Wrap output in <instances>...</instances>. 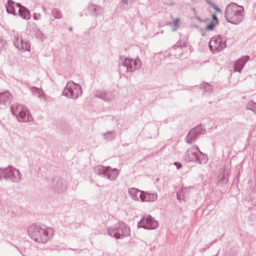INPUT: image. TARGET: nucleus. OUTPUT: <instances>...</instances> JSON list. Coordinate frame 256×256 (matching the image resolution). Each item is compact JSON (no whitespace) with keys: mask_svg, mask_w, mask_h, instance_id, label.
I'll use <instances>...</instances> for the list:
<instances>
[{"mask_svg":"<svg viewBox=\"0 0 256 256\" xmlns=\"http://www.w3.org/2000/svg\"><path fill=\"white\" fill-rule=\"evenodd\" d=\"M174 165L175 166H176V168L178 169H179V168H181L182 167V164L180 162H174Z\"/></svg>","mask_w":256,"mask_h":256,"instance_id":"obj_34","label":"nucleus"},{"mask_svg":"<svg viewBox=\"0 0 256 256\" xmlns=\"http://www.w3.org/2000/svg\"><path fill=\"white\" fill-rule=\"evenodd\" d=\"M116 132L115 130L108 131L103 134V138L106 140H111L116 138Z\"/></svg>","mask_w":256,"mask_h":256,"instance_id":"obj_25","label":"nucleus"},{"mask_svg":"<svg viewBox=\"0 0 256 256\" xmlns=\"http://www.w3.org/2000/svg\"><path fill=\"white\" fill-rule=\"evenodd\" d=\"M196 20H198L200 21H202V20H201L199 16H196Z\"/></svg>","mask_w":256,"mask_h":256,"instance_id":"obj_41","label":"nucleus"},{"mask_svg":"<svg viewBox=\"0 0 256 256\" xmlns=\"http://www.w3.org/2000/svg\"><path fill=\"white\" fill-rule=\"evenodd\" d=\"M69 30L70 31H72V27H70L69 28H68Z\"/></svg>","mask_w":256,"mask_h":256,"instance_id":"obj_43","label":"nucleus"},{"mask_svg":"<svg viewBox=\"0 0 256 256\" xmlns=\"http://www.w3.org/2000/svg\"><path fill=\"white\" fill-rule=\"evenodd\" d=\"M2 178L16 183L21 180L22 174L18 169L9 166L5 168H0V180Z\"/></svg>","mask_w":256,"mask_h":256,"instance_id":"obj_4","label":"nucleus"},{"mask_svg":"<svg viewBox=\"0 0 256 256\" xmlns=\"http://www.w3.org/2000/svg\"><path fill=\"white\" fill-rule=\"evenodd\" d=\"M212 22H214L215 23H218V18L216 15V14H213L212 16Z\"/></svg>","mask_w":256,"mask_h":256,"instance_id":"obj_33","label":"nucleus"},{"mask_svg":"<svg viewBox=\"0 0 256 256\" xmlns=\"http://www.w3.org/2000/svg\"><path fill=\"white\" fill-rule=\"evenodd\" d=\"M218 23H215L214 22L211 21L206 26L208 30H212L218 24Z\"/></svg>","mask_w":256,"mask_h":256,"instance_id":"obj_30","label":"nucleus"},{"mask_svg":"<svg viewBox=\"0 0 256 256\" xmlns=\"http://www.w3.org/2000/svg\"><path fill=\"white\" fill-rule=\"evenodd\" d=\"M18 15L24 20H29L31 14L29 10L25 6H22L18 9Z\"/></svg>","mask_w":256,"mask_h":256,"instance_id":"obj_19","label":"nucleus"},{"mask_svg":"<svg viewBox=\"0 0 256 256\" xmlns=\"http://www.w3.org/2000/svg\"><path fill=\"white\" fill-rule=\"evenodd\" d=\"M140 198L142 202H154L158 199V194L156 193H148L142 192L140 194Z\"/></svg>","mask_w":256,"mask_h":256,"instance_id":"obj_16","label":"nucleus"},{"mask_svg":"<svg viewBox=\"0 0 256 256\" xmlns=\"http://www.w3.org/2000/svg\"><path fill=\"white\" fill-rule=\"evenodd\" d=\"M52 14L55 18H61L62 17V14L58 8H53L52 12Z\"/></svg>","mask_w":256,"mask_h":256,"instance_id":"obj_28","label":"nucleus"},{"mask_svg":"<svg viewBox=\"0 0 256 256\" xmlns=\"http://www.w3.org/2000/svg\"><path fill=\"white\" fill-rule=\"evenodd\" d=\"M205 129L201 125L196 126L195 128L191 129L186 138V142L192 144L194 142L201 134H204Z\"/></svg>","mask_w":256,"mask_h":256,"instance_id":"obj_10","label":"nucleus"},{"mask_svg":"<svg viewBox=\"0 0 256 256\" xmlns=\"http://www.w3.org/2000/svg\"><path fill=\"white\" fill-rule=\"evenodd\" d=\"M206 2L208 4L210 2H211L210 0H206Z\"/></svg>","mask_w":256,"mask_h":256,"instance_id":"obj_44","label":"nucleus"},{"mask_svg":"<svg viewBox=\"0 0 256 256\" xmlns=\"http://www.w3.org/2000/svg\"><path fill=\"white\" fill-rule=\"evenodd\" d=\"M4 47V42L2 38H0V51H1Z\"/></svg>","mask_w":256,"mask_h":256,"instance_id":"obj_35","label":"nucleus"},{"mask_svg":"<svg viewBox=\"0 0 256 256\" xmlns=\"http://www.w3.org/2000/svg\"><path fill=\"white\" fill-rule=\"evenodd\" d=\"M216 241V240H214V241H212V242H211V243L210 244H214Z\"/></svg>","mask_w":256,"mask_h":256,"instance_id":"obj_42","label":"nucleus"},{"mask_svg":"<svg viewBox=\"0 0 256 256\" xmlns=\"http://www.w3.org/2000/svg\"><path fill=\"white\" fill-rule=\"evenodd\" d=\"M94 171L96 174L106 178L112 181L115 180L119 174L118 169L116 168H112L110 166H104L99 165L94 168Z\"/></svg>","mask_w":256,"mask_h":256,"instance_id":"obj_6","label":"nucleus"},{"mask_svg":"<svg viewBox=\"0 0 256 256\" xmlns=\"http://www.w3.org/2000/svg\"><path fill=\"white\" fill-rule=\"evenodd\" d=\"M15 4L14 2L12 0H8L7 2V4L6 5V12L8 14H13L14 15L16 14V11L14 10V4Z\"/></svg>","mask_w":256,"mask_h":256,"instance_id":"obj_24","label":"nucleus"},{"mask_svg":"<svg viewBox=\"0 0 256 256\" xmlns=\"http://www.w3.org/2000/svg\"><path fill=\"white\" fill-rule=\"evenodd\" d=\"M226 46L224 38L221 36L212 37L209 42V48L213 53H217Z\"/></svg>","mask_w":256,"mask_h":256,"instance_id":"obj_8","label":"nucleus"},{"mask_svg":"<svg viewBox=\"0 0 256 256\" xmlns=\"http://www.w3.org/2000/svg\"><path fill=\"white\" fill-rule=\"evenodd\" d=\"M12 98L11 94L8 90L4 92H0V103L6 104Z\"/></svg>","mask_w":256,"mask_h":256,"instance_id":"obj_18","label":"nucleus"},{"mask_svg":"<svg viewBox=\"0 0 256 256\" xmlns=\"http://www.w3.org/2000/svg\"><path fill=\"white\" fill-rule=\"evenodd\" d=\"M244 15V7L236 3L230 2L226 8L224 16L228 22L238 24L243 21Z\"/></svg>","mask_w":256,"mask_h":256,"instance_id":"obj_2","label":"nucleus"},{"mask_svg":"<svg viewBox=\"0 0 256 256\" xmlns=\"http://www.w3.org/2000/svg\"><path fill=\"white\" fill-rule=\"evenodd\" d=\"M246 108L252 111L256 114V103L254 102L252 100L246 104Z\"/></svg>","mask_w":256,"mask_h":256,"instance_id":"obj_27","label":"nucleus"},{"mask_svg":"<svg viewBox=\"0 0 256 256\" xmlns=\"http://www.w3.org/2000/svg\"><path fill=\"white\" fill-rule=\"evenodd\" d=\"M182 190H178L177 192H176V196H177V198H178V199H180L181 198V194H182Z\"/></svg>","mask_w":256,"mask_h":256,"instance_id":"obj_36","label":"nucleus"},{"mask_svg":"<svg viewBox=\"0 0 256 256\" xmlns=\"http://www.w3.org/2000/svg\"><path fill=\"white\" fill-rule=\"evenodd\" d=\"M200 88L204 90L203 94L208 95L212 90V86L207 82H202L200 86Z\"/></svg>","mask_w":256,"mask_h":256,"instance_id":"obj_23","label":"nucleus"},{"mask_svg":"<svg viewBox=\"0 0 256 256\" xmlns=\"http://www.w3.org/2000/svg\"><path fill=\"white\" fill-rule=\"evenodd\" d=\"M208 160V158L207 155L199 150L198 154H197L196 160L195 162H198L200 164H202L206 163Z\"/></svg>","mask_w":256,"mask_h":256,"instance_id":"obj_22","label":"nucleus"},{"mask_svg":"<svg viewBox=\"0 0 256 256\" xmlns=\"http://www.w3.org/2000/svg\"><path fill=\"white\" fill-rule=\"evenodd\" d=\"M249 58L248 56H245L238 59L234 64V72H240Z\"/></svg>","mask_w":256,"mask_h":256,"instance_id":"obj_15","label":"nucleus"},{"mask_svg":"<svg viewBox=\"0 0 256 256\" xmlns=\"http://www.w3.org/2000/svg\"><path fill=\"white\" fill-rule=\"evenodd\" d=\"M41 15L40 14L34 13L33 14V18L34 20H38L40 18Z\"/></svg>","mask_w":256,"mask_h":256,"instance_id":"obj_32","label":"nucleus"},{"mask_svg":"<svg viewBox=\"0 0 256 256\" xmlns=\"http://www.w3.org/2000/svg\"><path fill=\"white\" fill-rule=\"evenodd\" d=\"M88 8L92 12V14L96 16L101 15L104 12V8L98 5L90 4L88 6Z\"/></svg>","mask_w":256,"mask_h":256,"instance_id":"obj_17","label":"nucleus"},{"mask_svg":"<svg viewBox=\"0 0 256 256\" xmlns=\"http://www.w3.org/2000/svg\"><path fill=\"white\" fill-rule=\"evenodd\" d=\"M158 226V222L150 215L143 216L138 224V228L154 230Z\"/></svg>","mask_w":256,"mask_h":256,"instance_id":"obj_9","label":"nucleus"},{"mask_svg":"<svg viewBox=\"0 0 256 256\" xmlns=\"http://www.w3.org/2000/svg\"><path fill=\"white\" fill-rule=\"evenodd\" d=\"M94 96L106 102H110L114 99V95L112 92L98 90L96 92Z\"/></svg>","mask_w":256,"mask_h":256,"instance_id":"obj_14","label":"nucleus"},{"mask_svg":"<svg viewBox=\"0 0 256 256\" xmlns=\"http://www.w3.org/2000/svg\"><path fill=\"white\" fill-rule=\"evenodd\" d=\"M28 233L29 236L34 241L43 244L48 242L50 237L54 234L52 229H46L42 226L34 224L28 227Z\"/></svg>","mask_w":256,"mask_h":256,"instance_id":"obj_1","label":"nucleus"},{"mask_svg":"<svg viewBox=\"0 0 256 256\" xmlns=\"http://www.w3.org/2000/svg\"><path fill=\"white\" fill-rule=\"evenodd\" d=\"M15 4L16 5L17 7L18 8H21V7L24 6L20 3H16Z\"/></svg>","mask_w":256,"mask_h":256,"instance_id":"obj_40","label":"nucleus"},{"mask_svg":"<svg viewBox=\"0 0 256 256\" xmlns=\"http://www.w3.org/2000/svg\"><path fill=\"white\" fill-rule=\"evenodd\" d=\"M14 46L18 49L24 52L30 51V44L26 40H24L22 36H14Z\"/></svg>","mask_w":256,"mask_h":256,"instance_id":"obj_12","label":"nucleus"},{"mask_svg":"<svg viewBox=\"0 0 256 256\" xmlns=\"http://www.w3.org/2000/svg\"><path fill=\"white\" fill-rule=\"evenodd\" d=\"M180 21V18H178L175 19L174 21V25H178V22Z\"/></svg>","mask_w":256,"mask_h":256,"instance_id":"obj_37","label":"nucleus"},{"mask_svg":"<svg viewBox=\"0 0 256 256\" xmlns=\"http://www.w3.org/2000/svg\"><path fill=\"white\" fill-rule=\"evenodd\" d=\"M10 110L12 114L16 116L20 122H30L33 120L28 108L22 104H14L11 106Z\"/></svg>","mask_w":256,"mask_h":256,"instance_id":"obj_3","label":"nucleus"},{"mask_svg":"<svg viewBox=\"0 0 256 256\" xmlns=\"http://www.w3.org/2000/svg\"><path fill=\"white\" fill-rule=\"evenodd\" d=\"M182 42H178L170 48V52H174V50H178L179 52V54H180L182 52Z\"/></svg>","mask_w":256,"mask_h":256,"instance_id":"obj_26","label":"nucleus"},{"mask_svg":"<svg viewBox=\"0 0 256 256\" xmlns=\"http://www.w3.org/2000/svg\"><path fill=\"white\" fill-rule=\"evenodd\" d=\"M209 4L214 9L216 12H220L222 13V11L220 8H219L214 3L212 2H210Z\"/></svg>","mask_w":256,"mask_h":256,"instance_id":"obj_31","label":"nucleus"},{"mask_svg":"<svg viewBox=\"0 0 256 256\" xmlns=\"http://www.w3.org/2000/svg\"><path fill=\"white\" fill-rule=\"evenodd\" d=\"M120 60L122 62L120 64L126 67V72H133L140 68L142 66V62L138 58L133 60L132 58H126L124 56H120Z\"/></svg>","mask_w":256,"mask_h":256,"instance_id":"obj_7","label":"nucleus"},{"mask_svg":"<svg viewBox=\"0 0 256 256\" xmlns=\"http://www.w3.org/2000/svg\"><path fill=\"white\" fill-rule=\"evenodd\" d=\"M116 224L112 226L107 228L106 230L109 236L114 237V232L117 231Z\"/></svg>","mask_w":256,"mask_h":256,"instance_id":"obj_29","label":"nucleus"},{"mask_svg":"<svg viewBox=\"0 0 256 256\" xmlns=\"http://www.w3.org/2000/svg\"><path fill=\"white\" fill-rule=\"evenodd\" d=\"M82 94L81 86L73 82H68L62 94L68 98L76 100Z\"/></svg>","mask_w":256,"mask_h":256,"instance_id":"obj_5","label":"nucleus"},{"mask_svg":"<svg viewBox=\"0 0 256 256\" xmlns=\"http://www.w3.org/2000/svg\"><path fill=\"white\" fill-rule=\"evenodd\" d=\"M178 25H174V26L172 28V31H174V32L176 31L177 30V29H178Z\"/></svg>","mask_w":256,"mask_h":256,"instance_id":"obj_38","label":"nucleus"},{"mask_svg":"<svg viewBox=\"0 0 256 256\" xmlns=\"http://www.w3.org/2000/svg\"><path fill=\"white\" fill-rule=\"evenodd\" d=\"M200 150L197 146H194L188 149L186 158L188 162H195Z\"/></svg>","mask_w":256,"mask_h":256,"instance_id":"obj_13","label":"nucleus"},{"mask_svg":"<svg viewBox=\"0 0 256 256\" xmlns=\"http://www.w3.org/2000/svg\"><path fill=\"white\" fill-rule=\"evenodd\" d=\"M128 0H121V2L123 4H128Z\"/></svg>","mask_w":256,"mask_h":256,"instance_id":"obj_39","label":"nucleus"},{"mask_svg":"<svg viewBox=\"0 0 256 256\" xmlns=\"http://www.w3.org/2000/svg\"><path fill=\"white\" fill-rule=\"evenodd\" d=\"M141 192H142L134 188H131L128 190V192L131 198L134 200H138Z\"/></svg>","mask_w":256,"mask_h":256,"instance_id":"obj_21","label":"nucleus"},{"mask_svg":"<svg viewBox=\"0 0 256 256\" xmlns=\"http://www.w3.org/2000/svg\"><path fill=\"white\" fill-rule=\"evenodd\" d=\"M66 188V184L64 180L59 179L54 186V190L58 192L64 191Z\"/></svg>","mask_w":256,"mask_h":256,"instance_id":"obj_20","label":"nucleus"},{"mask_svg":"<svg viewBox=\"0 0 256 256\" xmlns=\"http://www.w3.org/2000/svg\"><path fill=\"white\" fill-rule=\"evenodd\" d=\"M116 226L117 231L114 233V238L116 239H120L130 235V228L124 222H119L116 224Z\"/></svg>","mask_w":256,"mask_h":256,"instance_id":"obj_11","label":"nucleus"}]
</instances>
